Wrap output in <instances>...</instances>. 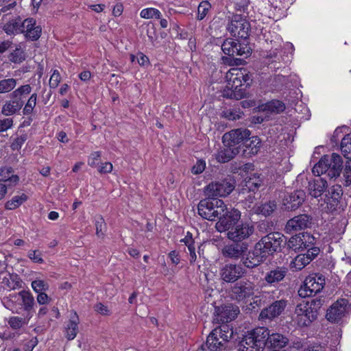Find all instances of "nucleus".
<instances>
[{"instance_id": "7ed1b4c3", "label": "nucleus", "mask_w": 351, "mask_h": 351, "mask_svg": "<svg viewBox=\"0 0 351 351\" xmlns=\"http://www.w3.org/2000/svg\"><path fill=\"white\" fill-rule=\"evenodd\" d=\"M322 305L323 300L320 298L301 302L296 306L292 320L300 327L309 326L317 319L318 311Z\"/></svg>"}, {"instance_id": "7c9ffc66", "label": "nucleus", "mask_w": 351, "mask_h": 351, "mask_svg": "<svg viewBox=\"0 0 351 351\" xmlns=\"http://www.w3.org/2000/svg\"><path fill=\"white\" fill-rule=\"evenodd\" d=\"M239 152L238 147H226L217 152L216 159L221 163L227 162L238 154Z\"/></svg>"}, {"instance_id": "f3484780", "label": "nucleus", "mask_w": 351, "mask_h": 351, "mask_svg": "<svg viewBox=\"0 0 351 351\" xmlns=\"http://www.w3.org/2000/svg\"><path fill=\"white\" fill-rule=\"evenodd\" d=\"M312 217L308 215H300L289 219L285 226L287 233L299 231L311 227Z\"/></svg>"}, {"instance_id": "8fccbe9b", "label": "nucleus", "mask_w": 351, "mask_h": 351, "mask_svg": "<svg viewBox=\"0 0 351 351\" xmlns=\"http://www.w3.org/2000/svg\"><path fill=\"white\" fill-rule=\"evenodd\" d=\"M211 5L207 1H202L197 8V19L199 21L203 20L206 16L208 10L210 9Z\"/></svg>"}, {"instance_id": "ea45409f", "label": "nucleus", "mask_w": 351, "mask_h": 351, "mask_svg": "<svg viewBox=\"0 0 351 351\" xmlns=\"http://www.w3.org/2000/svg\"><path fill=\"white\" fill-rule=\"evenodd\" d=\"M17 80L14 78L3 79L0 80V93H8L12 91L16 86Z\"/></svg>"}, {"instance_id": "49530a36", "label": "nucleus", "mask_w": 351, "mask_h": 351, "mask_svg": "<svg viewBox=\"0 0 351 351\" xmlns=\"http://www.w3.org/2000/svg\"><path fill=\"white\" fill-rule=\"evenodd\" d=\"M266 108L271 112L280 113L285 109V106L283 102L279 100H273L267 104Z\"/></svg>"}, {"instance_id": "b1692460", "label": "nucleus", "mask_w": 351, "mask_h": 351, "mask_svg": "<svg viewBox=\"0 0 351 351\" xmlns=\"http://www.w3.org/2000/svg\"><path fill=\"white\" fill-rule=\"evenodd\" d=\"M331 162L326 167L328 169L326 174L330 178H336L339 176L342 170L343 161L341 157L335 153L329 155Z\"/></svg>"}, {"instance_id": "a19ab883", "label": "nucleus", "mask_w": 351, "mask_h": 351, "mask_svg": "<svg viewBox=\"0 0 351 351\" xmlns=\"http://www.w3.org/2000/svg\"><path fill=\"white\" fill-rule=\"evenodd\" d=\"M341 151L345 158L351 160V134L346 135L341 140Z\"/></svg>"}, {"instance_id": "c9c22d12", "label": "nucleus", "mask_w": 351, "mask_h": 351, "mask_svg": "<svg viewBox=\"0 0 351 351\" xmlns=\"http://www.w3.org/2000/svg\"><path fill=\"white\" fill-rule=\"evenodd\" d=\"M13 169L10 167H3L0 168V182L10 181L13 184H16L19 180V176L13 175Z\"/></svg>"}, {"instance_id": "6ab92c4d", "label": "nucleus", "mask_w": 351, "mask_h": 351, "mask_svg": "<svg viewBox=\"0 0 351 351\" xmlns=\"http://www.w3.org/2000/svg\"><path fill=\"white\" fill-rule=\"evenodd\" d=\"M306 197L305 192L297 190L283 198V205L287 210H294L302 205Z\"/></svg>"}, {"instance_id": "2f4dec72", "label": "nucleus", "mask_w": 351, "mask_h": 351, "mask_svg": "<svg viewBox=\"0 0 351 351\" xmlns=\"http://www.w3.org/2000/svg\"><path fill=\"white\" fill-rule=\"evenodd\" d=\"M277 205L274 201L256 204L254 208V212L257 215L265 217L269 216L276 209Z\"/></svg>"}, {"instance_id": "423d86ee", "label": "nucleus", "mask_w": 351, "mask_h": 351, "mask_svg": "<svg viewBox=\"0 0 351 351\" xmlns=\"http://www.w3.org/2000/svg\"><path fill=\"white\" fill-rule=\"evenodd\" d=\"M325 283V278L322 274L309 276L299 289L298 295L302 298L312 297L323 289Z\"/></svg>"}, {"instance_id": "20e7f679", "label": "nucleus", "mask_w": 351, "mask_h": 351, "mask_svg": "<svg viewBox=\"0 0 351 351\" xmlns=\"http://www.w3.org/2000/svg\"><path fill=\"white\" fill-rule=\"evenodd\" d=\"M228 210L227 206L221 199L208 197L202 199L197 205L198 215L208 221H215L223 217Z\"/></svg>"}, {"instance_id": "0eeeda50", "label": "nucleus", "mask_w": 351, "mask_h": 351, "mask_svg": "<svg viewBox=\"0 0 351 351\" xmlns=\"http://www.w3.org/2000/svg\"><path fill=\"white\" fill-rule=\"evenodd\" d=\"M286 242L285 237L279 232H271L263 237L256 243L267 256L273 254L281 250Z\"/></svg>"}, {"instance_id": "9b49d317", "label": "nucleus", "mask_w": 351, "mask_h": 351, "mask_svg": "<svg viewBox=\"0 0 351 351\" xmlns=\"http://www.w3.org/2000/svg\"><path fill=\"white\" fill-rule=\"evenodd\" d=\"M221 49L225 54L232 57L236 56L247 57L251 53V49L247 44L232 38H227L223 42Z\"/></svg>"}, {"instance_id": "6e6d98bb", "label": "nucleus", "mask_w": 351, "mask_h": 351, "mask_svg": "<svg viewBox=\"0 0 351 351\" xmlns=\"http://www.w3.org/2000/svg\"><path fill=\"white\" fill-rule=\"evenodd\" d=\"M241 112L235 110H227L223 112V117L228 120H237L241 118Z\"/></svg>"}, {"instance_id": "052dcab7", "label": "nucleus", "mask_w": 351, "mask_h": 351, "mask_svg": "<svg viewBox=\"0 0 351 351\" xmlns=\"http://www.w3.org/2000/svg\"><path fill=\"white\" fill-rule=\"evenodd\" d=\"M101 157V152H93L90 156L88 158V164L90 167H95L98 164V160H99Z\"/></svg>"}, {"instance_id": "a18cd8bd", "label": "nucleus", "mask_w": 351, "mask_h": 351, "mask_svg": "<svg viewBox=\"0 0 351 351\" xmlns=\"http://www.w3.org/2000/svg\"><path fill=\"white\" fill-rule=\"evenodd\" d=\"M32 92V87L29 84L19 86L10 95L12 99H21V96L28 95Z\"/></svg>"}, {"instance_id": "c85d7f7f", "label": "nucleus", "mask_w": 351, "mask_h": 351, "mask_svg": "<svg viewBox=\"0 0 351 351\" xmlns=\"http://www.w3.org/2000/svg\"><path fill=\"white\" fill-rule=\"evenodd\" d=\"M2 283L6 289L15 290L23 287V282L16 274H9L8 276L3 278Z\"/></svg>"}, {"instance_id": "e2e57ef3", "label": "nucleus", "mask_w": 351, "mask_h": 351, "mask_svg": "<svg viewBox=\"0 0 351 351\" xmlns=\"http://www.w3.org/2000/svg\"><path fill=\"white\" fill-rule=\"evenodd\" d=\"M343 176L347 184H350L351 183V160L347 162L346 165Z\"/></svg>"}, {"instance_id": "39448f33", "label": "nucleus", "mask_w": 351, "mask_h": 351, "mask_svg": "<svg viewBox=\"0 0 351 351\" xmlns=\"http://www.w3.org/2000/svg\"><path fill=\"white\" fill-rule=\"evenodd\" d=\"M232 336V328L228 324H222L210 333L206 339V346L210 351H221L226 348V344Z\"/></svg>"}, {"instance_id": "9d476101", "label": "nucleus", "mask_w": 351, "mask_h": 351, "mask_svg": "<svg viewBox=\"0 0 351 351\" xmlns=\"http://www.w3.org/2000/svg\"><path fill=\"white\" fill-rule=\"evenodd\" d=\"M34 302V298L30 291L23 290L8 296L6 308L13 311L14 304L18 303L23 306L24 311L29 312L33 308Z\"/></svg>"}, {"instance_id": "2eb2a0df", "label": "nucleus", "mask_w": 351, "mask_h": 351, "mask_svg": "<svg viewBox=\"0 0 351 351\" xmlns=\"http://www.w3.org/2000/svg\"><path fill=\"white\" fill-rule=\"evenodd\" d=\"M348 302L346 299L337 300L328 309L326 317L331 322H338L348 312Z\"/></svg>"}, {"instance_id": "a211bd4d", "label": "nucleus", "mask_w": 351, "mask_h": 351, "mask_svg": "<svg viewBox=\"0 0 351 351\" xmlns=\"http://www.w3.org/2000/svg\"><path fill=\"white\" fill-rule=\"evenodd\" d=\"M41 32V27L36 25L33 18H28L22 21L21 33L24 34L26 38L37 40L40 37Z\"/></svg>"}, {"instance_id": "774afa93", "label": "nucleus", "mask_w": 351, "mask_h": 351, "mask_svg": "<svg viewBox=\"0 0 351 351\" xmlns=\"http://www.w3.org/2000/svg\"><path fill=\"white\" fill-rule=\"evenodd\" d=\"M12 41L10 40H3L0 43V54L5 52L12 47Z\"/></svg>"}, {"instance_id": "cd10ccee", "label": "nucleus", "mask_w": 351, "mask_h": 351, "mask_svg": "<svg viewBox=\"0 0 351 351\" xmlns=\"http://www.w3.org/2000/svg\"><path fill=\"white\" fill-rule=\"evenodd\" d=\"M343 192L340 185H335L330 188L328 193L326 195L325 202L330 208H335L339 204Z\"/></svg>"}, {"instance_id": "a878e982", "label": "nucleus", "mask_w": 351, "mask_h": 351, "mask_svg": "<svg viewBox=\"0 0 351 351\" xmlns=\"http://www.w3.org/2000/svg\"><path fill=\"white\" fill-rule=\"evenodd\" d=\"M327 186V182L324 179L322 178L314 179L308 182V193L312 197L317 198L323 194Z\"/></svg>"}, {"instance_id": "6e6552de", "label": "nucleus", "mask_w": 351, "mask_h": 351, "mask_svg": "<svg viewBox=\"0 0 351 351\" xmlns=\"http://www.w3.org/2000/svg\"><path fill=\"white\" fill-rule=\"evenodd\" d=\"M234 182L231 179H223L208 184L204 189V194L212 198L226 197L234 189Z\"/></svg>"}, {"instance_id": "338daca9", "label": "nucleus", "mask_w": 351, "mask_h": 351, "mask_svg": "<svg viewBox=\"0 0 351 351\" xmlns=\"http://www.w3.org/2000/svg\"><path fill=\"white\" fill-rule=\"evenodd\" d=\"M319 253V249L317 247H313L308 250L306 254H304L307 258H310L311 261L313 260Z\"/></svg>"}, {"instance_id": "bb28decb", "label": "nucleus", "mask_w": 351, "mask_h": 351, "mask_svg": "<svg viewBox=\"0 0 351 351\" xmlns=\"http://www.w3.org/2000/svg\"><path fill=\"white\" fill-rule=\"evenodd\" d=\"M23 106L21 99H12L7 100L1 108V114L5 117H9L18 113Z\"/></svg>"}, {"instance_id": "5fc2aeb1", "label": "nucleus", "mask_w": 351, "mask_h": 351, "mask_svg": "<svg viewBox=\"0 0 351 351\" xmlns=\"http://www.w3.org/2000/svg\"><path fill=\"white\" fill-rule=\"evenodd\" d=\"M61 80V77L58 70H54L49 79V86L51 88L58 87Z\"/></svg>"}, {"instance_id": "4468645a", "label": "nucleus", "mask_w": 351, "mask_h": 351, "mask_svg": "<svg viewBox=\"0 0 351 351\" xmlns=\"http://www.w3.org/2000/svg\"><path fill=\"white\" fill-rule=\"evenodd\" d=\"M251 132L247 129L238 128L232 130L223 135L222 141L226 147H232L244 142L245 139L249 137Z\"/></svg>"}, {"instance_id": "c03bdc74", "label": "nucleus", "mask_w": 351, "mask_h": 351, "mask_svg": "<svg viewBox=\"0 0 351 351\" xmlns=\"http://www.w3.org/2000/svg\"><path fill=\"white\" fill-rule=\"evenodd\" d=\"M140 16L143 19H160L161 12L156 8H149L143 9L140 12Z\"/></svg>"}, {"instance_id": "4be33fe9", "label": "nucleus", "mask_w": 351, "mask_h": 351, "mask_svg": "<svg viewBox=\"0 0 351 351\" xmlns=\"http://www.w3.org/2000/svg\"><path fill=\"white\" fill-rule=\"evenodd\" d=\"M267 256L259 245L256 243L253 250L249 252L243 261V265L247 268H254L263 263Z\"/></svg>"}, {"instance_id": "37998d69", "label": "nucleus", "mask_w": 351, "mask_h": 351, "mask_svg": "<svg viewBox=\"0 0 351 351\" xmlns=\"http://www.w3.org/2000/svg\"><path fill=\"white\" fill-rule=\"evenodd\" d=\"M245 186L248 189L249 191H254L258 189L262 184V180L260 176L256 174H253L249 178H246L245 180Z\"/></svg>"}, {"instance_id": "dca6fc26", "label": "nucleus", "mask_w": 351, "mask_h": 351, "mask_svg": "<svg viewBox=\"0 0 351 351\" xmlns=\"http://www.w3.org/2000/svg\"><path fill=\"white\" fill-rule=\"evenodd\" d=\"M315 238L309 233L303 232L291 237L287 242V247L294 252H299L308 247L314 242Z\"/></svg>"}, {"instance_id": "f257e3e1", "label": "nucleus", "mask_w": 351, "mask_h": 351, "mask_svg": "<svg viewBox=\"0 0 351 351\" xmlns=\"http://www.w3.org/2000/svg\"><path fill=\"white\" fill-rule=\"evenodd\" d=\"M241 216L238 209L232 208L226 211V215L216 223L215 228L219 232L228 231V239L234 243L241 242L254 233V227L251 223H239Z\"/></svg>"}, {"instance_id": "3c124183", "label": "nucleus", "mask_w": 351, "mask_h": 351, "mask_svg": "<svg viewBox=\"0 0 351 351\" xmlns=\"http://www.w3.org/2000/svg\"><path fill=\"white\" fill-rule=\"evenodd\" d=\"M9 60L14 63H20L25 60L24 53L21 51L20 46H17L16 49L10 53Z\"/></svg>"}, {"instance_id": "aec40b11", "label": "nucleus", "mask_w": 351, "mask_h": 351, "mask_svg": "<svg viewBox=\"0 0 351 351\" xmlns=\"http://www.w3.org/2000/svg\"><path fill=\"white\" fill-rule=\"evenodd\" d=\"M287 302L285 300L275 301L269 306L262 310L260 314L261 319H274L282 314L286 308Z\"/></svg>"}, {"instance_id": "0e129e2a", "label": "nucleus", "mask_w": 351, "mask_h": 351, "mask_svg": "<svg viewBox=\"0 0 351 351\" xmlns=\"http://www.w3.org/2000/svg\"><path fill=\"white\" fill-rule=\"evenodd\" d=\"M95 311L103 315H110V311L108 308L101 303L97 304L94 307Z\"/></svg>"}, {"instance_id": "c756f323", "label": "nucleus", "mask_w": 351, "mask_h": 351, "mask_svg": "<svg viewBox=\"0 0 351 351\" xmlns=\"http://www.w3.org/2000/svg\"><path fill=\"white\" fill-rule=\"evenodd\" d=\"M78 317L76 313H73V315L71 316L69 321L65 326V335L66 337L69 340H72L76 337L78 332Z\"/></svg>"}, {"instance_id": "58836bf2", "label": "nucleus", "mask_w": 351, "mask_h": 351, "mask_svg": "<svg viewBox=\"0 0 351 351\" xmlns=\"http://www.w3.org/2000/svg\"><path fill=\"white\" fill-rule=\"evenodd\" d=\"M27 199L25 194L14 195L10 200L8 201L5 204V208L8 210H14L19 207Z\"/></svg>"}, {"instance_id": "bf43d9fd", "label": "nucleus", "mask_w": 351, "mask_h": 351, "mask_svg": "<svg viewBox=\"0 0 351 351\" xmlns=\"http://www.w3.org/2000/svg\"><path fill=\"white\" fill-rule=\"evenodd\" d=\"M206 167V162L203 160H199L192 168V173L197 175L202 173Z\"/></svg>"}, {"instance_id": "4d7b16f0", "label": "nucleus", "mask_w": 351, "mask_h": 351, "mask_svg": "<svg viewBox=\"0 0 351 351\" xmlns=\"http://www.w3.org/2000/svg\"><path fill=\"white\" fill-rule=\"evenodd\" d=\"M27 135L23 134L14 139L11 145V147L13 150H19L21 148L22 145L27 141Z\"/></svg>"}, {"instance_id": "f03ea898", "label": "nucleus", "mask_w": 351, "mask_h": 351, "mask_svg": "<svg viewBox=\"0 0 351 351\" xmlns=\"http://www.w3.org/2000/svg\"><path fill=\"white\" fill-rule=\"evenodd\" d=\"M227 81L226 88L230 90L226 96L237 100L242 99L245 95V90L241 88L243 85L249 86L250 75L246 69L242 68H232L226 75Z\"/></svg>"}, {"instance_id": "e433bc0d", "label": "nucleus", "mask_w": 351, "mask_h": 351, "mask_svg": "<svg viewBox=\"0 0 351 351\" xmlns=\"http://www.w3.org/2000/svg\"><path fill=\"white\" fill-rule=\"evenodd\" d=\"M243 144L245 147L249 149V153L252 154H257L261 146V141L258 136H254L247 137L245 139Z\"/></svg>"}, {"instance_id": "09e8293b", "label": "nucleus", "mask_w": 351, "mask_h": 351, "mask_svg": "<svg viewBox=\"0 0 351 351\" xmlns=\"http://www.w3.org/2000/svg\"><path fill=\"white\" fill-rule=\"evenodd\" d=\"M36 100H37V95L36 93L32 94L29 99L27 100V102L25 105V107L23 108V112L25 115H29L32 113L34 108L36 106Z\"/></svg>"}, {"instance_id": "69168bd1", "label": "nucleus", "mask_w": 351, "mask_h": 351, "mask_svg": "<svg viewBox=\"0 0 351 351\" xmlns=\"http://www.w3.org/2000/svg\"><path fill=\"white\" fill-rule=\"evenodd\" d=\"M112 170V165L110 162H106L102 163L98 169V171L101 173H110Z\"/></svg>"}, {"instance_id": "5701e85b", "label": "nucleus", "mask_w": 351, "mask_h": 351, "mask_svg": "<svg viewBox=\"0 0 351 351\" xmlns=\"http://www.w3.org/2000/svg\"><path fill=\"white\" fill-rule=\"evenodd\" d=\"M247 249L245 244L234 243L225 245L221 253L226 258L237 260L243 256Z\"/></svg>"}, {"instance_id": "f704fd0d", "label": "nucleus", "mask_w": 351, "mask_h": 351, "mask_svg": "<svg viewBox=\"0 0 351 351\" xmlns=\"http://www.w3.org/2000/svg\"><path fill=\"white\" fill-rule=\"evenodd\" d=\"M288 343V339L279 333L269 334L267 346L274 348H282Z\"/></svg>"}, {"instance_id": "1a4fd4ad", "label": "nucleus", "mask_w": 351, "mask_h": 351, "mask_svg": "<svg viewBox=\"0 0 351 351\" xmlns=\"http://www.w3.org/2000/svg\"><path fill=\"white\" fill-rule=\"evenodd\" d=\"M255 285L254 282L244 280L236 282L230 289V296L237 301H245L254 294Z\"/></svg>"}, {"instance_id": "4c0bfd02", "label": "nucleus", "mask_w": 351, "mask_h": 351, "mask_svg": "<svg viewBox=\"0 0 351 351\" xmlns=\"http://www.w3.org/2000/svg\"><path fill=\"white\" fill-rule=\"evenodd\" d=\"M311 262L310 258H307L304 254L298 255L291 263L292 269L296 271L301 270Z\"/></svg>"}, {"instance_id": "ddd939ff", "label": "nucleus", "mask_w": 351, "mask_h": 351, "mask_svg": "<svg viewBox=\"0 0 351 351\" xmlns=\"http://www.w3.org/2000/svg\"><path fill=\"white\" fill-rule=\"evenodd\" d=\"M245 273L246 270L242 265L233 263L224 265L219 271L221 279L228 283L235 282Z\"/></svg>"}, {"instance_id": "79ce46f5", "label": "nucleus", "mask_w": 351, "mask_h": 351, "mask_svg": "<svg viewBox=\"0 0 351 351\" xmlns=\"http://www.w3.org/2000/svg\"><path fill=\"white\" fill-rule=\"evenodd\" d=\"M31 287L33 291L36 293L47 291L49 289V285L48 282L40 278H36V279L32 280L31 283Z\"/></svg>"}, {"instance_id": "13d9d810", "label": "nucleus", "mask_w": 351, "mask_h": 351, "mask_svg": "<svg viewBox=\"0 0 351 351\" xmlns=\"http://www.w3.org/2000/svg\"><path fill=\"white\" fill-rule=\"evenodd\" d=\"M13 119L12 118H4L0 119V132H5L10 129L13 126Z\"/></svg>"}, {"instance_id": "f8f14e48", "label": "nucleus", "mask_w": 351, "mask_h": 351, "mask_svg": "<svg viewBox=\"0 0 351 351\" xmlns=\"http://www.w3.org/2000/svg\"><path fill=\"white\" fill-rule=\"evenodd\" d=\"M228 31L234 37L247 38L249 36L250 24L241 15H234L227 27Z\"/></svg>"}, {"instance_id": "473e14b6", "label": "nucleus", "mask_w": 351, "mask_h": 351, "mask_svg": "<svg viewBox=\"0 0 351 351\" xmlns=\"http://www.w3.org/2000/svg\"><path fill=\"white\" fill-rule=\"evenodd\" d=\"M22 21L21 19H14L5 23L2 29L8 35H14L21 33Z\"/></svg>"}, {"instance_id": "393cba45", "label": "nucleus", "mask_w": 351, "mask_h": 351, "mask_svg": "<svg viewBox=\"0 0 351 351\" xmlns=\"http://www.w3.org/2000/svg\"><path fill=\"white\" fill-rule=\"evenodd\" d=\"M287 271V268L285 267H277L266 273L264 280L267 284L274 286L285 278Z\"/></svg>"}, {"instance_id": "680f3d73", "label": "nucleus", "mask_w": 351, "mask_h": 351, "mask_svg": "<svg viewBox=\"0 0 351 351\" xmlns=\"http://www.w3.org/2000/svg\"><path fill=\"white\" fill-rule=\"evenodd\" d=\"M45 292V291L40 292V293H38V295H37L36 300L39 304H41V305L47 304L49 303V302L51 300L50 298Z\"/></svg>"}, {"instance_id": "412c9836", "label": "nucleus", "mask_w": 351, "mask_h": 351, "mask_svg": "<svg viewBox=\"0 0 351 351\" xmlns=\"http://www.w3.org/2000/svg\"><path fill=\"white\" fill-rule=\"evenodd\" d=\"M239 313V309L237 306L232 304L222 306L218 308L215 321L217 322H222L223 324L231 322L237 316Z\"/></svg>"}, {"instance_id": "864d4df0", "label": "nucleus", "mask_w": 351, "mask_h": 351, "mask_svg": "<svg viewBox=\"0 0 351 351\" xmlns=\"http://www.w3.org/2000/svg\"><path fill=\"white\" fill-rule=\"evenodd\" d=\"M27 256L34 263L40 264L44 262L42 253L38 250H29L27 253Z\"/></svg>"}, {"instance_id": "72a5a7b5", "label": "nucleus", "mask_w": 351, "mask_h": 351, "mask_svg": "<svg viewBox=\"0 0 351 351\" xmlns=\"http://www.w3.org/2000/svg\"><path fill=\"white\" fill-rule=\"evenodd\" d=\"M330 162H331V159H330L329 155H324L313 167L312 169L313 173L315 176H319L322 174H326L327 170L328 169L326 167L328 165H329Z\"/></svg>"}, {"instance_id": "de8ad7c7", "label": "nucleus", "mask_w": 351, "mask_h": 351, "mask_svg": "<svg viewBox=\"0 0 351 351\" xmlns=\"http://www.w3.org/2000/svg\"><path fill=\"white\" fill-rule=\"evenodd\" d=\"M8 322L9 326L14 330L19 329L27 324V321L25 318L17 316L10 317Z\"/></svg>"}, {"instance_id": "603ef678", "label": "nucleus", "mask_w": 351, "mask_h": 351, "mask_svg": "<svg viewBox=\"0 0 351 351\" xmlns=\"http://www.w3.org/2000/svg\"><path fill=\"white\" fill-rule=\"evenodd\" d=\"M96 234L99 237H103L106 229V225L104 218L99 216L95 220Z\"/></svg>"}]
</instances>
